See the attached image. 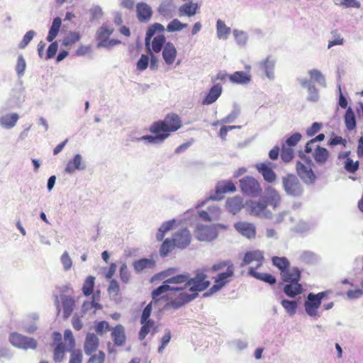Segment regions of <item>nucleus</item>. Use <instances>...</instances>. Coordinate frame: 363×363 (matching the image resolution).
Wrapping results in <instances>:
<instances>
[{
    "label": "nucleus",
    "mask_w": 363,
    "mask_h": 363,
    "mask_svg": "<svg viewBox=\"0 0 363 363\" xmlns=\"http://www.w3.org/2000/svg\"><path fill=\"white\" fill-rule=\"evenodd\" d=\"M262 199L265 203H267V206H269L273 209H276L281 203V196L279 194L272 186H268L265 189L264 195Z\"/></svg>",
    "instance_id": "11"
},
{
    "label": "nucleus",
    "mask_w": 363,
    "mask_h": 363,
    "mask_svg": "<svg viewBox=\"0 0 363 363\" xmlns=\"http://www.w3.org/2000/svg\"><path fill=\"white\" fill-rule=\"evenodd\" d=\"M136 12L137 17L140 22H147L152 15L151 7L144 2L138 3L136 5Z\"/></svg>",
    "instance_id": "20"
},
{
    "label": "nucleus",
    "mask_w": 363,
    "mask_h": 363,
    "mask_svg": "<svg viewBox=\"0 0 363 363\" xmlns=\"http://www.w3.org/2000/svg\"><path fill=\"white\" fill-rule=\"evenodd\" d=\"M37 320H38V314L32 313L29 315L28 320H26L23 324V330L29 334L33 333L38 328L35 323Z\"/></svg>",
    "instance_id": "36"
},
{
    "label": "nucleus",
    "mask_w": 363,
    "mask_h": 363,
    "mask_svg": "<svg viewBox=\"0 0 363 363\" xmlns=\"http://www.w3.org/2000/svg\"><path fill=\"white\" fill-rule=\"evenodd\" d=\"M264 259L262 252L259 250H253L247 252L242 259L241 266L249 264L252 262H257L256 267H259L262 265V261Z\"/></svg>",
    "instance_id": "21"
},
{
    "label": "nucleus",
    "mask_w": 363,
    "mask_h": 363,
    "mask_svg": "<svg viewBox=\"0 0 363 363\" xmlns=\"http://www.w3.org/2000/svg\"><path fill=\"white\" fill-rule=\"evenodd\" d=\"M95 284V277L93 276H89L84 281L82 286V291L84 296H88L93 292Z\"/></svg>",
    "instance_id": "44"
},
{
    "label": "nucleus",
    "mask_w": 363,
    "mask_h": 363,
    "mask_svg": "<svg viewBox=\"0 0 363 363\" xmlns=\"http://www.w3.org/2000/svg\"><path fill=\"white\" fill-rule=\"evenodd\" d=\"M272 263L281 270V272L289 267V262L285 257H273Z\"/></svg>",
    "instance_id": "50"
},
{
    "label": "nucleus",
    "mask_w": 363,
    "mask_h": 363,
    "mask_svg": "<svg viewBox=\"0 0 363 363\" xmlns=\"http://www.w3.org/2000/svg\"><path fill=\"white\" fill-rule=\"evenodd\" d=\"M26 68V62L22 55L18 56L17 62L16 65V71L19 77L23 76Z\"/></svg>",
    "instance_id": "56"
},
{
    "label": "nucleus",
    "mask_w": 363,
    "mask_h": 363,
    "mask_svg": "<svg viewBox=\"0 0 363 363\" xmlns=\"http://www.w3.org/2000/svg\"><path fill=\"white\" fill-rule=\"evenodd\" d=\"M257 65L259 69L264 72L266 77L269 80L274 79L276 60L272 57V56H267L264 60L259 62Z\"/></svg>",
    "instance_id": "13"
},
{
    "label": "nucleus",
    "mask_w": 363,
    "mask_h": 363,
    "mask_svg": "<svg viewBox=\"0 0 363 363\" xmlns=\"http://www.w3.org/2000/svg\"><path fill=\"white\" fill-rule=\"evenodd\" d=\"M296 171L300 178L307 184H313L316 179V177L311 169H308L301 162L296 163Z\"/></svg>",
    "instance_id": "14"
},
{
    "label": "nucleus",
    "mask_w": 363,
    "mask_h": 363,
    "mask_svg": "<svg viewBox=\"0 0 363 363\" xmlns=\"http://www.w3.org/2000/svg\"><path fill=\"white\" fill-rule=\"evenodd\" d=\"M345 123L346 128L349 130H354L356 128V118L351 107H349L345 112Z\"/></svg>",
    "instance_id": "39"
},
{
    "label": "nucleus",
    "mask_w": 363,
    "mask_h": 363,
    "mask_svg": "<svg viewBox=\"0 0 363 363\" xmlns=\"http://www.w3.org/2000/svg\"><path fill=\"white\" fill-rule=\"evenodd\" d=\"M281 304L289 315H293L296 313L298 307V303L296 301L283 299L281 301Z\"/></svg>",
    "instance_id": "45"
},
{
    "label": "nucleus",
    "mask_w": 363,
    "mask_h": 363,
    "mask_svg": "<svg viewBox=\"0 0 363 363\" xmlns=\"http://www.w3.org/2000/svg\"><path fill=\"white\" fill-rule=\"evenodd\" d=\"M269 164L270 163H259L256 164V169L262 175L266 182L272 183L276 180L277 175L269 167Z\"/></svg>",
    "instance_id": "18"
},
{
    "label": "nucleus",
    "mask_w": 363,
    "mask_h": 363,
    "mask_svg": "<svg viewBox=\"0 0 363 363\" xmlns=\"http://www.w3.org/2000/svg\"><path fill=\"white\" fill-rule=\"evenodd\" d=\"M283 187L287 195L296 197L302 195L303 189L298 178L289 174L282 178Z\"/></svg>",
    "instance_id": "7"
},
{
    "label": "nucleus",
    "mask_w": 363,
    "mask_h": 363,
    "mask_svg": "<svg viewBox=\"0 0 363 363\" xmlns=\"http://www.w3.org/2000/svg\"><path fill=\"white\" fill-rule=\"evenodd\" d=\"M99 346V338L94 333H89L85 339L84 350L86 355H91Z\"/></svg>",
    "instance_id": "22"
},
{
    "label": "nucleus",
    "mask_w": 363,
    "mask_h": 363,
    "mask_svg": "<svg viewBox=\"0 0 363 363\" xmlns=\"http://www.w3.org/2000/svg\"><path fill=\"white\" fill-rule=\"evenodd\" d=\"M181 127L182 121L179 116L175 113H170L167 115L163 121L153 123L150 130L152 133L162 132L169 135L170 132L176 131Z\"/></svg>",
    "instance_id": "2"
},
{
    "label": "nucleus",
    "mask_w": 363,
    "mask_h": 363,
    "mask_svg": "<svg viewBox=\"0 0 363 363\" xmlns=\"http://www.w3.org/2000/svg\"><path fill=\"white\" fill-rule=\"evenodd\" d=\"M113 32V28L106 26H101L96 33V39L99 40L97 48L106 47L109 36Z\"/></svg>",
    "instance_id": "19"
},
{
    "label": "nucleus",
    "mask_w": 363,
    "mask_h": 363,
    "mask_svg": "<svg viewBox=\"0 0 363 363\" xmlns=\"http://www.w3.org/2000/svg\"><path fill=\"white\" fill-rule=\"evenodd\" d=\"M189 291L191 294L187 293L184 290L179 291L177 293L176 296H173L172 297L169 296L168 293H167L166 296L162 295V298H167L170 299V301L166 303L165 307L178 309L197 298L199 292L201 291Z\"/></svg>",
    "instance_id": "3"
},
{
    "label": "nucleus",
    "mask_w": 363,
    "mask_h": 363,
    "mask_svg": "<svg viewBox=\"0 0 363 363\" xmlns=\"http://www.w3.org/2000/svg\"><path fill=\"white\" fill-rule=\"evenodd\" d=\"M166 38L164 35L161 34L153 38L152 42V51L156 53L160 52L162 48L165 45Z\"/></svg>",
    "instance_id": "42"
},
{
    "label": "nucleus",
    "mask_w": 363,
    "mask_h": 363,
    "mask_svg": "<svg viewBox=\"0 0 363 363\" xmlns=\"http://www.w3.org/2000/svg\"><path fill=\"white\" fill-rule=\"evenodd\" d=\"M19 119L18 113H7L0 117V127L4 129L13 128Z\"/></svg>",
    "instance_id": "25"
},
{
    "label": "nucleus",
    "mask_w": 363,
    "mask_h": 363,
    "mask_svg": "<svg viewBox=\"0 0 363 363\" xmlns=\"http://www.w3.org/2000/svg\"><path fill=\"white\" fill-rule=\"evenodd\" d=\"M65 347L62 342L57 345L54 350V360L55 362H60L64 357Z\"/></svg>",
    "instance_id": "60"
},
{
    "label": "nucleus",
    "mask_w": 363,
    "mask_h": 363,
    "mask_svg": "<svg viewBox=\"0 0 363 363\" xmlns=\"http://www.w3.org/2000/svg\"><path fill=\"white\" fill-rule=\"evenodd\" d=\"M186 27V23H183L180 22L178 19L175 18L169 23V24L167 26V30L169 32L180 31L183 28H185Z\"/></svg>",
    "instance_id": "51"
},
{
    "label": "nucleus",
    "mask_w": 363,
    "mask_h": 363,
    "mask_svg": "<svg viewBox=\"0 0 363 363\" xmlns=\"http://www.w3.org/2000/svg\"><path fill=\"white\" fill-rule=\"evenodd\" d=\"M248 274L257 279L263 281L270 285L276 284L277 281L276 278L273 275L268 273L257 272L253 267L250 268Z\"/></svg>",
    "instance_id": "33"
},
{
    "label": "nucleus",
    "mask_w": 363,
    "mask_h": 363,
    "mask_svg": "<svg viewBox=\"0 0 363 363\" xmlns=\"http://www.w3.org/2000/svg\"><path fill=\"white\" fill-rule=\"evenodd\" d=\"M294 156V151L291 147H286L285 145H281V158L285 162H289Z\"/></svg>",
    "instance_id": "49"
},
{
    "label": "nucleus",
    "mask_w": 363,
    "mask_h": 363,
    "mask_svg": "<svg viewBox=\"0 0 363 363\" xmlns=\"http://www.w3.org/2000/svg\"><path fill=\"white\" fill-rule=\"evenodd\" d=\"M9 340L13 347L24 350H35L38 345V342L34 338L24 336L18 333H11Z\"/></svg>",
    "instance_id": "5"
},
{
    "label": "nucleus",
    "mask_w": 363,
    "mask_h": 363,
    "mask_svg": "<svg viewBox=\"0 0 363 363\" xmlns=\"http://www.w3.org/2000/svg\"><path fill=\"white\" fill-rule=\"evenodd\" d=\"M240 187L243 194L253 198L260 196L262 191L259 182L250 176H246L240 180Z\"/></svg>",
    "instance_id": "4"
},
{
    "label": "nucleus",
    "mask_w": 363,
    "mask_h": 363,
    "mask_svg": "<svg viewBox=\"0 0 363 363\" xmlns=\"http://www.w3.org/2000/svg\"><path fill=\"white\" fill-rule=\"evenodd\" d=\"M240 113V106L238 104H234L232 111L226 117L222 118V122L225 123H233L235 121V119L238 117Z\"/></svg>",
    "instance_id": "47"
},
{
    "label": "nucleus",
    "mask_w": 363,
    "mask_h": 363,
    "mask_svg": "<svg viewBox=\"0 0 363 363\" xmlns=\"http://www.w3.org/2000/svg\"><path fill=\"white\" fill-rule=\"evenodd\" d=\"M136 273L139 274L146 269H153L155 267V261L152 258H142L133 263Z\"/></svg>",
    "instance_id": "27"
},
{
    "label": "nucleus",
    "mask_w": 363,
    "mask_h": 363,
    "mask_svg": "<svg viewBox=\"0 0 363 363\" xmlns=\"http://www.w3.org/2000/svg\"><path fill=\"white\" fill-rule=\"evenodd\" d=\"M61 300L63 308V316L67 319L71 315L74 310L75 303L72 297L66 295L62 296Z\"/></svg>",
    "instance_id": "29"
},
{
    "label": "nucleus",
    "mask_w": 363,
    "mask_h": 363,
    "mask_svg": "<svg viewBox=\"0 0 363 363\" xmlns=\"http://www.w3.org/2000/svg\"><path fill=\"white\" fill-rule=\"evenodd\" d=\"M233 33L235 41L239 46L243 47L247 44L248 35L245 31L235 29L233 30Z\"/></svg>",
    "instance_id": "43"
},
{
    "label": "nucleus",
    "mask_w": 363,
    "mask_h": 363,
    "mask_svg": "<svg viewBox=\"0 0 363 363\" xmlns=\"http://www.w3.org/2000/svg\"><path fill=\"white\" fill-rule=\"evenodd\" d=\"M35 35V32L33 30L28 31L23 36L22 40L18 45L19 48L24 49L33 40Z\"/></svg>",
    "instance_id": "64"
},
{
    "label": "nucleus",
    "mask_w": 363,
    "mask_h": 363,
    "mask_svg": "<svg viewBox=\"0 0 363 363\" xmlns=\"http://www.w3.org/2000/svg\"><path fill=\"white\" fill-rule=\"evenodd\" d=\"M119 276L121 281L128 284L130 279V273L126 263L123 262L119 269Z\"/></svg>",
    "instance_id": "55"
},
{
    "label": "nucleus",
    "mask_w": 363,
    "mask_h": 363,
    "mask_svg": "<svg viewBox=\"0 0 363 363\" xmlns=\"http://www.w3.org/2000/svg\"><path fill=\"white\" fill-rule=\"evenodd\" d=\"M60 262L65 271H69L72 267V260L66 251L61 255Z\"/></svg>",
    "instance_id": "63"
},
{
    "label": "nucleus",
    "mask_w": 363,
    "mask_h": 363,
    "mask_svg": "<svg viewBox=\"0 0 363 363\" xmlns=\"http://www.w3.org/2000/svg\"><path fill=\"white\" fill-rule=\"evenodd\" d=\"M320 305L321 303L315 297L314 294L309 293L304 303L306 313L311 317L316 315Z\"/></svg>",
    "instance_id": "15"
},
{
    "label": "nucleus",
    "mask_w": 363,
    "mask_h": 363,
    "mask_svg": "<svg viewBox=\"0 0 363 363\" xmlns=\"http://www.w3.org/2000/svg\"><path fill=\"white\" fill-rule=\"evenodd\" d=\"M302 291V286L298 282L289 283L284 287V292L290 298H294L296 296L301 294Z\"/></svg>",
    "instance_id": "34"
},
{
    "label": "nucleus",
    "mask_w": 363,
    "mask_h": 363,
    "mask_svg": "<svg viewBox=\"0 0 363 363\" xmlns=\"http://www.w3.org/2000/svg\"><path fill=\"white\" fill-rule=\"evenodd\" d=\"M247 208L250 215L266 219H272L273 213L267 208V203L262 199L250 201L247 203Z\"/></svg>",
    "instance_id": "8"
},
{
    "label": "nucleus",
    "mask_w": 363,
    "mask_h": 363,
    "mask_svg": "<svg viewBox=\"0 0 363 363\" xmlns=\"http://www.w3.org/2000/svg\"><path fill=\"white\" fill-rule=\"evenodd\" d=\"M222 86L220 84L213 85L203 99L202 104L203 105H210L214 103L222 94Z\"/></svg>",
    "instance_id": "23"
},
{
    "label": "nucleus",
    "mask_w": 363,
    "mask_h": 363,
    "mask_svg": "<svg viewBox=\"0 0 363 363\" xmlns=\"http://www.w3.org/2000/svg\"><path fill=\"white\" fill-rule=\"evenodd\" d=\"M210 285V281L207 280V275L204 270L197 269L194 272V276L191 277L189 273L179 274L172 276L155 289L152 291V298L155 301H159V296L165 293L172 297L176 296L179 291L186 289L189 291H204Z\"/></svg>",
    "instance_id": "1"
},
{
    "label": "nucleus",
    "mask_w": 363,
    "mask_h": 363,
    "mask_svg": "<svg viewBox=\"0 0 363 363\" xmlns=\"http://www.w3.org/2000/svg\"><path fill=\"white\" fill-rule=\"evenodd\" d=\"M325 139V135L323 133H320L315 138H312L311 140H309L306 146H305V152L306 153H311L313 151V145L317 143L323 141Z\"/></svg>",
    "instance_id": "58"
},
{
    "label": "nucleus",
    "mask_w": 363,
    "mask_h": 363,
    "mask_svg": "<svg viewBox=\"0 0 363 363\" xmlns=\"http://www.w3.org/2000/svg\"><path fill=\"white\" fill-rule=\"evenodd\" d=\"M229 79L234 84H246L251 81V76L245 72L237 71L229 75Z\"/></svg>",
    "instance_id": "30"
},
{
    "label": "nucleus",
    "mask_w": 363,
    "mask_h": 363,
    "mask_svg": "<svg viewBox=\"0 0 363 363\" xmlns=\"http://www.w3.org/2000/svg\"><path fill=\"white\" fill-rule=\"evenodd\" d=\"M332 40H329L328 44V48L330 49L335 45H343L345 40L344 38L341 37L340 34L338 33L337 30H334L331 32Z\"/></svg>",
    "instance_id": "48"
},
{
    "label": "nucleus",
    "mask_w": 363,
    "mask_h": 363,
    "mask_svg": "<svg viewBox=\"0 0 363 363\" xmlns=\"http://www.w3.org/2000/svg\"><path fill=\"white\" fill-rule=\"evenodd\" d=\"M62 25V20L60 17H56L53 19L51 27L50 28L48 36H47V40L48 42H52L53 40L57 37L60 28Z\"/></svg>",
    "instance_id": "37"
},
{
    "label": "nucleus",
    "mask_w": 363,
    "mask_h": 363,
    "mask_svg": "<svg viewBox=\"0 0 363 363\" xmlns=\"http://www.w3.org/2000/svg\"><path fill=\"white\" fill-rule=\"evenodd\" d=\"M312 154L315 161L320 164H325L329 157L328 150L320 145L315 146L314 151H312Z\"/></svg>",
    "instance_id": "28"
},
{
    "label": "nucleus",
    "mask_w": 363,
    "mask_h": 363,
    "mask_svg": "<svg viewBox=\"0 0 363 363\" xmlns=\"http://www.w3.org/2000/svg\"><path fill=\"white\" fill-rule=\"evenodd\" d=\"M155 134V135H143L137 138V140H145L148 143L159 144L162 143L167 138L169 137V134L163 133L162 132Z\"/></svg>",
    "instance_id": "35"
},
{
    "label": "nucleus",
    "mask_w": 363,
    "mask_h": 363,
    "mask_svg": "<svg viewBox=\"0 0 363 363\" xmlns=\"http://www.w3.org/2000/svg\"><path fill=\"white\" fill-rule=\"evenodd\" d=\"M302 135L300 133H294L290 137H289L284 143L282 145H285L286 147H292L296 146L298 143L301 140Z\"/></svg>",
    "instance_id": "57"
},
{
    "label": "nucleus",
    "mask_w": 363,
    "mask_h": 363,
    "mask_svg": "<svg viewBox=\"0 0 363 363\" xmlns=\"http://www.w3.org/2000/svg\"><path fill=\"white\" fill-rule=\"evenodd\" d=\"M138 334L139 339L143 340L145 338L146 335L149 333L150 328L153 327L155 321H144Z\"/></svg>",
    "instance_id": "54"
},
{
    "label": "nucleus",
    "mask_w": 363,
    "mask_h": 363,
    "mask_svg": "<svg viewBox=\"0 0 363 363\" xmlns=\"http://www.w3.org/2000/svg\"><path fill=\"white\" fill-rule=\"evenodd\" d=\"M177 50L173 43L168 42L165 44L162 50V57L168 65H172L177 56Z\"/></svg>",
    "instance_id": "24"
},
{
    "label": "nucleus",
    "mask_w": 363,
    "mask_h": 363,
    "mask_svg": "<svg viewBox=\"0 0 363 363\" xmlns=\"http://www.w3.org/2000/svg\"><path fill=\"white\" fill-rule=\"evenodd\" d=\"M218 234L214 225H198L195 231V236L200 241L210 242L216 239Z\"/></svg>",
    "instance_id": "9"
},
{
    "label": "nucleus",
    "mask_w": 363,
    "mask_h": 363,
    "mask_svg": "<svg viewBox=\"0 0 363 363\" xmlns=\"http://www.w3.org/2000/svg\"><path fill=\"white\" fill-rule=\"evenodd\" d=\"M235 230L247 239H252L256 235V227L253 223L240 221L234 224Z\"/></svg>",
    "instance_id": "12"
},
{
    "label": "nucleus",
    "mask_w": 363,
    "mask_h": 363,
    "mask_svg": "<svg viewBox=\"0 0 363 363\" xmlns=\"http://www.w3.org/2000/svg\"><path fill=\"white\" fill-rule=\"evenodd\" d=\"M80 35L78 32H73L71 31L65 37V38L62 40V45L65 47H69L72 45L74 44L75 43L78 42L80 40Z\"/></svg>",
    "instance_id": "46"
},
{
    "label": "nucleus",
    "mask_w": 363,
    "mask_h": 363,
    "mask_svg": "<svg viewBox=\"0 0 363 363\" xmlns=\"http://www.w3.org/2000/svg\"><path fill=\"white\" fill-rule=\"evenodd\" d=\"M301 260L306 264H313L318 261V256L313 252L305 251L300 256Z\"/></svg>",
    "instance_id": "53"
},
{
    "label": "nucleus",
    "mask_w": 363,
    "mask_h": 363,
    "mask_svg": "<svg viewBox=\"0 0 363 363\" xmlns=\"http://www.w3.org/2000/svg\"><path fill=\"white\" fill-rule=\"evenodd\" d=\"M191 235L189 230L187 228H182L177 231L172 238V242L175 247L184 249L191 242Z\"/></svg>",
    "instance_id": "10"
},
{
    "label": "nucleus",
    "mask_w": 363,
    "mask_h": 363,
    "mask_svg": "<svg viewBox=\"0 0 363 363\" xmlns=\"http://www.w3.org/2000/svg\"><path fill=\"white\" fill-rule=\"evenodd\" d=\"M359 161L354 162L351 158H347L345 162L344 167L350 173H354L359 169Z\"/></svg>",
    "instance_id": "61"
},
{
    "label": "nucleus",
    "mask_w": 363,
    "mask_h": 363,
    "mask_svg": "<svg viewBox=\"0 0 363 363\" xmlns=\"http://www.w3.org/2000/svg\"><path fill=\"white\" fill-rule=\"evenodd\" d=\"M111 335L116 346L122 347L125 345L126 336L125 328L122 325L118 324L113 328Z\"/></svg>",
    "instance_id": "17"
},
{
    "label": "nucleus",
    "mask_w": 363,
    "mask_h": 363,
    "mask_svg": "<svg viewBox=\"0 0 363 363\" xmlns=\"http://www.w3.org/2000/svg\"><path fill=\"white\" fill-rule=\"evenodd\" d=\"M198 8L199 6L197 3H194L192 1L185 3L179 8V16H193L196 13Z\"/></svg>",
    "instance_id": "32"
},
{
    "label": "nucleus",
    "mask_w": 363,
    "mask_h": 363,
    "mask_svg": "<svg viewBox=\"0 0 363 363\" xmlns=\"http://www.w3.org/2000/svg\"><path fill=\"white\" fill-rule=\"evenodd\" d=\"M282 279L285 282L294 283L298 282L301 277V272L298 268L289 269V267L286 270H283L281 272Z\"/></svg>",
    "instance_id": "26"
},
{
    "label": "nucleus",
    "mask_w": 363,
    "mask_h": 363,
    "mask_svg": "<svg viewBox=\"0 0 363 363\" xmlns=\"http://www.w3.org/2000/svg\"><path fill=\"white\" fill-rule=\"evenodd\" d=\"M242 199L240 196L229 199L226 202V208L233 215L238 213L242 209Z\"/></svg>",
    "instance_id": "31"
},
{
    "label": "nucleus",
    "mask_w": 363,
    "mask_h": 363,
    "mask_svg": "<svg viewBox=\"0 0 363 363\" xmlns=\"http://www.w3.org/2000/svg\"><path fill=\"white\" fill-rule=\"evenodd\" d=\"M217 37L219 39L226 40L231 31L230 28L228 27L225 23L218 19L216 22Z\"/></svg>",
    "instance_id": "38"
},
{
    "label": "nucleus",
    "mask_w": 363,
    "mask_h": 363,
    "mask_svg": "<svg viewBox=\"0 0 363 363\" xmlns=\"http://www.w3.org/2000/svg\"><path fill=\"white\" fill-rule=\"evenodd\" d=\"M236 191V187L234 183L231 181H220L217 183L216 186V192L214 194L210 195L206 200L203 201L201 203L197 205V208L201 207L204 205V203L208 201H219L223 199L222 194H226L228 192H235Z\"/></svg>",
    "instance_id": "6"
},
{
    "label": "nucleus",
    "mask_w": 363,
    "mask_h": 363,
    "mask_svg": "<svg viewBox=\"0 0 363 363\" xmlns=\"http://www.w3.org/2000/svg\"><path fill=\"white\" fill-rule=\"evenodd\" d=\"M86 167L85 163L83 162L82 156L80 154H77L74 156L72 160L68 162L65 167V172L72 174L75 170H84Z\"/></svg>",
    "instance_id": "16"
},
{
    "label": "nucleus",
    "mask_w": 363,
    "mask_h": 363,
    "mask_svg": "<svg viewBox=\"0 0 363 363\" xmlns=\"http://www.w3.org/2000/svg\"><path fill=\"white\" fill-rule=\"evenodd\" d=\"M150 62V57L148 55H142L136 64L137 70L143 72L145 70Z\"/></svg>",
    "instance_id": "59"
},
{
    "label": "nucleus",
    "mask_w": 363,
    "mask_h": 363,
    "mask_svg": "<svg viewBox=\"0 0 363 363\" xmlns=\"http://www.w3.org/2000/svg\"><path fill=\"white\" fill-rule=\"evenodd\" d=\"M311 78L313 79L315 82L319 84L323 87H326V80L322 72L316 69H310L308 72Z\"/></svg>",
    "instance_id": "41"
},
{
    "label": "nucleus",
    "mask_w": 363,
    "mask_h": 363,
    "mask_svg": "<svg viewBox=\"0 0 363 363\" xmlns=\"http://www.w3.org/2000/svg\"><path fill=\"white\" fill-rule=\"evenodd\" d=\"M174 242L169 239L167 238L164 240V241L161 245L160 249V256L162 257H164L168 255V254L174 248Z\"/></svg>",
    "instance_id": "52"
},
{
    "label": "nucleus",
    "mask_w": 363,
    "mask_h": 363,
    "mask_svg": "<svg viewBox=\"0 0 363 363\" xmlns=\"http://www.w3.org/2000/svg\"><path fill=\"white\" fill-rule=\"evenodd\" d=\"M307 100L311 102H317L319 100L318 90L316 89L314 84L308 87Z\"/></svg>",
    "instance_id": "62"
},
{
    "label": "nucleus",
    "mask_w": 363,
    "mask_h": 363,
    "mask_svg": "<svg viewBox=\"0 0 363 363\" xmlns=\"http://www.w3.org/2000/svg\"><path fill=\"white\" fill-rule=\"evenodd\" d=\"M234 274L233 264L228 265L227 269L224 272L219 273L216 277L215 282L223 283L224 286L228 283V279L232 277Z\"/></svg>",
    "instance_id": "40"
}]
</instances>
